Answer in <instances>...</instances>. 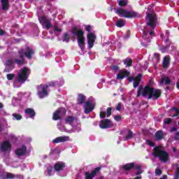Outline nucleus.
<instances>
[{
	"label": "nucleus",
	"instance_id": "nucleus-1",
	"mask_svg": "<svg viewBox=\"0 0 179 179\" xmlns=\"http://www.w3.org/2000/svg\"><path fill=\"white\" fill-rule=\"evenodd\" d=\"M18 57L15 59H8L6 61L4 65L6 66L4 72H10L13 69H15L14 64H16L18 66H22L26 64V58L27 59H32L33 55H34V51L30 47L27 46L25 49H20L17 51Z\"/></svg>",
	"mask_w": 179,
	"mask_h": 179
},
{
	"label": "nucleus",
	"instance_id": "nucleus-2",
	"mask_svg": "<svg viewBox=\"0 0 179 179\" xmlns=\"http://www.w3.org/2000/svg\"><path fill=\"white\" fill-rule=\"evenodd\" d=\"M141 94L143 97L148 99V100H150L151 99L157 100L162 96V90L153 88L150 85H146L144 88L143 86L139 85L136 97H139Z\"/></svg>",
	"mask_w": 179,
	"mask_h": 179
},
{
	"label": "nucleus",
	"instance_id": "nucleus-3",
	"mask_svg": "<svg viewBox=\"0 0 179 179\" xmlns=\"http://www.w3.org/2000/svg\"><path fill=\"white\" fill-rule=\"evenodd\" d=\"M71 33L72 34H73V36H78V47H80V48L81 49L82 51H84L85 47V33L83 32V31L82 29H78V27H74L73 28V29L71 30Z\"/></svg>",
	"mask_w": 179,
	"mask_h": 179
},
{
	"label": "nucleus",
	"instance_id": "nucleus-4",
	"mask_svg": "<svg viewBox=\"0 0 179 179\" xmlns=\"http://www.w3.org/2000/svg\"><path fill=\"white\" fill-rule=\"evenodd\" d=\"M154 157H159L161 162L167 163L169 162V153L167 152L160 149V147H155L153 149L152 153Z\"/></svg>",
	"mask_w": 179,
	"mask_h": 179
},
{
	"label": "nucleus",
	"instance_id": "nucleus-5",
	"mask_svg": "<svg viewBox=\"0 0 179 179\" xmlns=\"http://www.w3.org/2000/svg\"><path fill=\"white\" fill-rule=\"evenodd\" d=\"M31 73V70L27 66L20 69L17 76L19 83H24L29 79Z\"/></svg>",
	"mask_w": 179,
	"mask_h": 179
},
{
	"label": "nucleus",
	"instance_id": "nucleus-6",
	"mask_svg": "<svg viewBox=\"0 0 179 179\" xmlns=\"http://www.w3.org/2000/svg\"><path fill=\"white\" fill-rule=\"evenodd\" d=\"M117 15L120 17H125L126 19H134L138 17V13L134 10H128L123 8H118L116 10Z\"/></svg>",
	"mask_w": 179,
	"mask_h": 179
},
{
	"label": "nucleus",
	"instance_id": "nucleus-7",
	"mask_svg": "<svg viewBox=\"0 0 179 179\" xmlns=\"http://www.w3.org/2000/svg\"><path fill=\"white\" fill-rule=\"evenodd\" d=\"M145 20L147 22V26L151 27V29H155L157 24V16L156 14L148 13Z\"/></svg>",
	"mask_w": 179,
	"mask_h": 179
},
{
	"label": "nucleus",
	"instance_id": "nucleus-8",
	"mask_svg": "<svg viewBox=\"0 0 179 179\" xmlns=\"http://www.w3.org/2000/svg\"><path fill=\"white\" fill-rule=\"evenodd\" d=\"M37 89V94L39 97V99H44L45 97H47L48 96V86L39 85L36 87Z\"/></svg>",
	"mask_w": 179,
	"mask_h": 179
},
{
	"label": "nucleus",
	"instance_id": "nucleus-9",
	"mask_svg": "<svg viewBox=\"0 0 179 179\" xmlns=\"http://www.w3.org/2000/svg\"><path fill=\"white\" fill-rule=\"evenodd\" d=\"M99 127L101 129H108V128H113V122L110 120L103 119L100 121Z\"/></svg>",
	"mask_w": 179,
	"mask_h": 179
},
{
	"label": "nucleus",
	"instance_id": "nucleus-10",
	"mask_svg": "<svg viewBox=\"0 0 179 179\" xmlns=\"http://www.w3.org/2000/svg\"><path fill=\"white\" fill-rule=\"evenodd\" d=\"M94 103L90 101H87L84 104V113L85 114H90L93 110H94Z\"/></svg>",
	"mask_w": 179,
	"mask_h": 179
},
{
	"label": "nucleus",
	"instance_id": "nucleus-11",
	"mask_svg": "<svg viewBox=\"0 0 179 179\" xmlns=\"http://www.w3.org/2000/svg\"><path fill=\"white\" fill-rule=\"evenodd\" d=\"M61 113L63 114H66V110L63 108H60L55 111L52 116V120L54 121H58V120H62V117H61Z\"/></svg>",
	"mask_w": 179,
	"mask_h": 179
},
{
	"label": "nucleus",
	"instance_id": "nucleus-12",
	"mask_svg": "<svg viewBox=\"0 0 179 179\" xmlns=\"http://www.w3.org/2000/svg\"><path fill=\"white\" fill-rule=\"evenodd\" d=\"M101 170V167L98 166L95 168L92 173H90L89 171L85 173V179H93L97 175V173Z\"/></svg>",
	"mask_w": 179,
	"mask_h": 179
},
{
	"label": "nucleus",
	"instance_id": "nucleus-13",
	"mask_svg": "<svg viewBox=\"0 0 179 179\" xmlns=\"http://www.w3.org/2000/svg\"><path fill=\"white\" fill-rule=\"evenodd\" d=\"M87 41H88V48L92 49L94 45V43L96 41V36L93 33H90L87 36Z\"/></svg>",
	"mask_w": 179,
	"mask_h": 179
},
{
	"label": "nucleus",
	"instance_id": "nucleus-14",
	"mask_svg": "<svg viewBox=\"0 0 179 179\" xmlns=\"http://www.w3.org/2000/svg\"><path fill=\"white\" fill-rule=\"evenodd\" d=\"M129 82H132L134 80L133 86L134 89H136V87L139 86V84L141 83V80H142V74L141 73L138 74L136 78L129 77Z\"/></svg>",
	"mask_w": 179,
	"mask_h": 179
},
{
	"label": "nucleus",
	"instance_id": "nucleus-15",
	"mask_svg": "<svg viewBox=\"0 0 179 179\" xmlns=\"http://www.w3.org/2000/svg\"><path fill=\"white\" fill-rule=\"evenodd\" d=\"M39 22L41 24H45L47 30H50V29L52 27L51 22H50V20L47 19V17L44 15L39 19Z\"/></svg>",
	"mask_w": 179,
	"mask_h": 179
},
{
	"label": "nucleus",
	"instance_id": "nucleus-16",
	"mask_svg": "<svg viewBox=\"0 0 179 179\" xmlns=\"http://www.w3.org/2000/svg\"><path fill=\"white\" fill-rule=\"evenodd\" d=\"M11 148L10 142L6 141L1 143L0 149L1 152H8V150H10Z\"/></svg>",
	"mask_w": 179,
	"mask_h": 179
},
{
	"label": "nucleus",
	"instance_id": "nucleus-17",
	"mask_svg": "<svg viewBox=\"0 0 179 179\" xmlns=\"http://www.w3.org/2000/svg\"><path fill=\"white\" fill-rule=\"evenodd\" d=\"M69 141V136H59L52 140V143H61L62 142H68Z\"/></svg>",
	"mask_w": 179,
	"mask_h": 179
},
{
	"label": "nucleus",
	"instance_id": "nucleus-18",
	"mask_svg": "<svg viewBox=\"0 0 179 179\" xmlns=\"http://www.w3.org/2000/svg\"><path fill=\"white\" fill-rule=\"evenodd\" d=\"M64 169H65V163L64 162H57L54 165V170L57 173H59V171H62Z\"/></svg>",
	"mask_w": 179,
	"mask_h": 179
},
{
	"label": "nucleus",
	"instance_id": "nucleus-19",
	"mask_svg": "<svg viewBox=\"0 0 179 179\" xmlns=\"http://www.w3.org/2000/svg\"><path fill=\"white\" fill-rule=\"evenodd\" d=\"M136 165H135V163L131 162L127 163L122 166V169L124 170V171H129L130 170H134L135 169Z\"/></svg>",
	"mask_w": 179,
	"mask_h": 179
},
{
	"label": "nucleus",
	"instance_id": "nucleus-20",
	"mask_svg": "<svg viewBox=\"0 0 179 179\" xmlns=\"http://www.w3.org/2000/svg\"><path fill=\"white\" fill-rule=\"evenodd\" d=\"M129 75V72L127 70H121L120 73L117 75V79L119 80H122L124 78L128 76Z\"/></svg>",
	"mask_w": 179,
	"mask_h": 179
},
{
	"label": "nucleus",
	"instance_id": "nucleus-21",
	"mask_svg": "<svg viewBox=\"0 0 179 179\" xmlns=\"http://www.w3.org/2000/svg\"><path fill=\"white\" fill-rule=\"evenodd\" d=\"M24 113L27 115H29V118H32L33 120H34V117H36V111L34 110V109L31 108H27V109H25Z\"/></svg>",
	"mask_w": 179,
	"mask_h": 179
},
{
	"label": "nucleus",
	"instance_id": "nucleus-22",
	"mask_svg": "<svg viewBox=\"0 0 179 179\" xmlns=\"http://www.w3.org/2000/svg\"><path fill=\"white\" fill-rule=\"evenodd\" d=\"M26 150H27V147L22 145L21 148H18L15 150V154L17 156H24V155H26Z\"/></svg>",
	"mask_w": 179,
	"mask_h": 179
},
{
	"label": "nucleus",
	"instance_id": "nucleus-23",
	"mask_svg": "<svg viewBox=\"0 0 179 179\" xmlns=\"http://www.w3.org/2000/svg\"><path fill=\"white\" fill-rule=\"evenodd\" d=\"M164 138V133L162 130H158L156 131L155 134V138L157 142H159V141H162Z\"/></svg>",
	"mask_w": 179,
	"mask_h": 179
},
{
	"label": "nucleus",
	"instance_id": "nucleus-24",
	"mask_svg": "<svg viewBox=\"0 0 179 179\" xmlns=\"http://www.w3.org/2000/svg\"><path fill=\"white\" fill-rule=\"evenodd\" d=\"M1 9L4 12L9 10V0H1Z\"/></svg>",
	"mask_w": 179,
	"mask_h": 179
},
{
	"label": "nucleus",
	"instance_id": "nucleus-25",
	"mask_svg": "<svg viewBox=\"0 0 179 179\" xmlns=\"http://www.w3.org/2000/svg\"><path fill=\"white\" fill-rule=\"evenodd\" d=\"M86 101V96L82 94H78L77 104H83Z\"/></svg>",
	"mask_w": 179,
	"mask_h": 179
},
{
	"label": "nucleus",
	"instance_id": "nucleus-26",
	"mask_svg": "<svg viewBox=\"0 0 179 179\" xmlns=\"http://www.w3.org/2000/svg\"><path fill=\"white\" fill-rule=\"evenodd\" d=\"M122 62L124 65L126 66V67L129 68L132 66V59H131L130 57H127L126 59H123Z\"/></svg>",
	"mask_w": 179,
	"mask_h": 179
},
{
	"label": "nucleus",
	"instance_id": "nucleus-27",
	"mask_svg": "<svg viewBox=\"0 0 179 179\" xmlns=\"http://www.w3.org/2000/svg\"><path fill=\"white\" fill-rule=\"evenodd\" d=\"M169 65H170V58L165 57L164 58L162 66L163 68H169Z\"/></svg>",
	"mask_w": 179,
	"mask_h": 179
},
{
	"label": "nucleus",
	"instance_id": "nucleus-28",
	"mask_svg": "<svg viewBox=\"0 0 179 179\" xmlns=\"http://www.w3.org/2000/svg\"><path fill=\"white\" fill-rule=\"evenodd\" d=\"M71 40V36L68 34V32H65L63 34L62 41L64 43H69V41Z\"/></svg>",
	"mask_w": 179,
	"mask_h": 179
},
{
	"label": "nucleus",
	"instance_id": "nucleus-29",
	"mask_svg": "<svg viewBox=\"0 0 179 179\" xmlns=\"http://www.w3.org/2000/svg\"><path fill=\"white\" fill-rule=\"evenodd\" d=\"M116 26L117 27H124L125 26V21H124L122 19H119L116 22Z\"/></svg>",
	"mask_w": 179,
	"mask_h": 179
},
{
	"label": "nucleus",
	"instance_id": "nucleus-30",
	"mask_svg": "<svg viewBox=\"0 0 179 179\" xmlns=\"http://www.w3.org/2000/svg\"><path fill=\"white\" fill-rule=\"evenodd\" d=\"M57 85H58V81H50L48 83V84H45V86H48V87H54L55 86H57Z\"/></svg>",
	"mask_w": 179,
	"mask_h": 179
},
{
	"label": "nucleus",
	"instance_id": "nucleus-31",
	"mask_svg": "<svg viewBox=\"0 0 179 179\" xmlns=\"http://www.w3.org/2000/svg\"><path fill=\"white\" fill-rule=\"evenodd\" d=\"M75 121V117L74 116H67L65 119L66 124H72Z\"/></svg>",
	"mask_w": 179,
	"mask_h": 179
},
{
	"label": "nucleus",
	"instance_id": "nucleus-32",
	"mask_svg": "<svg viewBox=\"0 0 179 179\" xmlns=\"http://www.w3.org/2000/svg\"><path fill=\"white\" fill-rule=\"evenodd\" d=\"M165 82V85H170V83H171V80H170V78H169V77H163L162 78L161 80V83H164Z\"/></svg>",
	"mask_w": 179,
	"mask_h": 179
},
{
	"label": "nucleus",
	"instance_id": "nucleus-33",
	"mask_svg": "<svg viewBox=\"0 0 179 179\" xmlns=\"http://www.w3.org/2000/svg\"><path fill=\"white\" fill-rule=\"evenodd\" d=\"M132 138H134V132H132V130L129 129L128 130V134L125 136V140L128 141L129 139H132Z\"/></svg>",
	"mask_w": 179,
	"mask_h": 179
},
{
	"label": "nucleus",
	"instance_id": "nucleus-34",
	"mask_svg": "<svg viewBox=\"0 0 179 179\" xmlns=\"http://www.w3.org/2000/svg\"><path fill=\"white\" fill-rule=\"evenodd\" d=\"M136 170H137V172L136 173V176H141L142 174V166L141 165H136L135 168Z\"/></svg>",
	"mask_w": 179,
	"mask_h": 179
},
{
	"label": "nucleus",
	"instance_id": "nucleus-35",
	"mask_svg": "<svg viewBox=\"0 0 179 179\" xmlns=\"http://www.w3.org/2000/svg\"><path fill=\"white\" fill-rule=\"evenodd\" d=\"M15 177V174L12 173H7L4 176V179H14Z\"/></svg>",
	"mask_w": 179,
	"mask_h": 179
},
{
	"label": "nucleus",
	"instance_id": "nucleus-36",
	"mask_svg": "<svg viewBox=\"0 0 179 179\" xmlns=\"http://www.w3.org/2000/svg\"><path fill=\"white\" fill-rule=\"evenodd\" d=\"M127 5H128V1L127 0H120L119 1V6L124 7V6H127Z\"/></svg>",
	"mask_w": 179,
	"mask_h": 179
},
{
	"label": "nucleus",
	"instance_id": "nucleus-37",
	"mask_svg": "<svg viewBox=\"0 0 179 179\" xmlns=\"http://www.w3.org/2000/svg\"><path fill=\"white\" fill-rule=\"evenodd\" d=\"M173 122V119L171 118H164V124L165 125H170V124Z\"/></svg>",
	"mask_w": 179,
	"mask_h": 179
},
{
	"label": "nucleus",
	"instance_id": "nucleus-38",
	"mask_svg": "<svg viewBox=\"0 0 179 179\" xmlns=\"http://www.w3.org/2000/svg\"><path fill=\"white\" fill-rule=\"evenodd\" d=\"M110 69L113 72H117V71H120V66L118 65H113L110 66Z\"/></svg>",
	"mask_w": 179,
	"mask_h": 179
},
{
	"label": "nucleus",
	"instance_id": "nucleus-39",
	"mask_svg": "<svg viewBox=\"0 0 179 179\" xmlns=\"http://www.w3.org/2000/svg\"><path fill=\"white\" fill-rule=\"evenodd\" d=\"M13 117H14V118H15V120H17V121H20V120H22V115L17 113L13 114Z\"/></svg>",
	"mask_w": 179,
	"mask_h": 179
},
{
	"label": "nucleus",
	"instance_id": "nucleus-40",
	"mask_svg": "<svg viewBox=\"0 0 179 179\" xmlns=\"http://www.w3.org/2000/svg\"><path fill=\"white\" fill-rule=\"evenodd\" d=\"M111 111H113V108L108 107L106 109V117H110L111 115Z\"/></svg>",
	"mask_w": 179,
	"mask_h": 179
},
{
	"label": "nucleus",
	"instance_id": "nucleus-41",
	"mask_svg": "<svg viewBox=\"0 0 179 179\" xmlns=\"http://www.w3.org/2000/svg\"><path fill=\"white\" fill-rule=\"evenodd\" d=\"M52 170H54V167L52 166H48L47 168L48 176H51V173H52Z\"/></svg>",
	"mask_w": 179,
	"mask_h": 179
},
{
	"label": "nucleus",
	"instance_id": "nucleus-42",
	"mask_svg": "<svg viewBox=\"0 0 179 179\" xmlns=\"http://www.w3.org/2000/svg\"><path fill=\"white\" fill-rule=\"evenodd\" d=\"M6 76H7L8 80H13V78H15V74L9 73V74H7Z\"/></svg>",
	"mask_w": 179,
	"mask_h": 179
},
{
	"label": "nucleus",
	"instance_id": "nucleus-43",
	"mask_svg": "<svg viewBox=\"0 0 179 179\" xmlns=\"http://www.w3.org/2000/svg\"><path fill=\"white\" fill-rule=\"evenodd\" d=\"M172 110L173 111H176V113L175 114H173L172 115V117H178V115H179V109L177 108H173Z\"/></svg>",
	"mask_w": 179,
	"mask_h": 179
},
{
	"label": "nucleus",
	"instance_id": "nucleus-44",
	"mask_svg": "<svg viewBox=\"0 0 179 179\" xmlns=\"http://www.w3.org/2000/svg\"><path fill=\"white\" fill-rule=\"evenodd\" d=\"M146 143L147 145H148L149 146H151L152 148H154L155 146V143H153L152 141L149 139L146 140Z\"/></svg>",
	"mask_w": 179,
	"mask_h": 179
},
{
	"label": "nucleus",
	"instance_id": "nucleus-45",
	"mask_svg": "<svg viewBox=\"0 0 179 179\" xmlns=\"http://www.w3.org/2000/svg\"><path fill=\"white\" fill-rule=\"evenodd\" d=\"M100 118H104L106 117V112L105 111H101L99 113Z\"/></svg>",
	"mask_w": 179,
	"mask_h": 179
},
{
	"label": "nucleus",
	"instance_id": "nucleus-46",
	"mask_svg": "<svg viewBox=\"0 0 179 179\" xmlns=\"http://www.w3.org/2000/svg\"><path fill=\"white\" fill-rule=\"evenodd\" d=\"M155 174L156 176H162V170L157 169L155 170Z\"/></svg>",
	"mask_w": 179,
	"mask_h": 179
},
{
	"label": "nucleus",
	"instance_id": "nucleus-47",
	"mask_svg": "<svg viewBox=\"0 0 179 179\" xmlns=\"http://www.w3.org/2000/svg\"><path fill=\"white\" fill-rule=\"evenodd\" d=\"M85 30L86 31L90 33L92 31V27L90 25H87L85 27Z\"/></svg>",
	"mask_w": 179,
	"mask_h": 179
},
{
	"label": "nucleus",
	"instance_id": "nucleus-48",
	"mask_svg": "<svg viewBox=\"0 0 179 179\" xmlns=\"http://www.w3.org/2000/svg\"><path fill=\"white\" fill-rule=\"evenodd\" d=\"M115 121H121V115H115L114 116Z\"/></svg>",
	"mask_w": 179,
	"mask_h": 179
},
{
	"label": "nucleus",
	"instance_id": "nucleus-49",
	"mask_svg": "<svg viewBox=\"0 0 179 179\" xmlns=\"http://www.w3.org/2000/svg\"><path fill=\"white\" fill-rule=\"evenodd\" d=\"M122 107V105L121 104V103H118L116 107V110L117 111H120Z\"/></svg>",
	"mask_w": 179,
	"mask_h": 179
},
{
	"label": "nucleus",
	"instance_id": "nucleus-50",
	"mask_svg": "<svg viewBox=\"0 0 179 179\" xmlns=\"http://www.w3.org/2000/svg\"><path fill=\"white\" fill-rule=\"evenodd\" d=\"M155 57L156 58L157 61H159L160 59V54L159 53H155L154 54Z\"/></svg>",
	"mask_w": 179,
	"mask_h": 179
},
{
	"label": "nucleus",
	"instance_id": "nucleus-51",
	"mask_svg": "<svg viewBox=\"0 0 179 179\" xmlns=\"http://www.w3.org/2000/svg\"><path fill=\"white\" fill-rule=\"evenodd\" d=\"M174 139H175V141H179V131L176 133Z\"/></svg>",
	"mask_w": 179,
	"mask_h": 179
},
{
	"label": "nucleus",
	"instance_id": "nucleus-52",
	"mask_svg": "<svg viewBox=\"0 0 179 179\" xmlns=\"http://www.w3.org/2000/svg\"><path fill=\"white\" fill-rule=\"evenodd\" d=\"M54 31H58L59 33H61V31H62V29H59L58 27H57V26H55Z\"/></svg>",
	"mask_w": 179,
	"mask_h": 179
},
{
	"label": "nucleus",
	"instance_id": "nucleus-53",
	"mask_svg": "<svg viewBox=\"0 0 179 179\" xmlns=\"http://www.w3.org/2000/svg\"><path fill=\"white\" fill-rule=\"evenodd\" d=\"M165 36H166L167 38L170 36V31H169V30L166 31Z\"/></svg>",
	"mask_w": 179,
	"mask_h": 179
},
{
	"label": "nucleus",
	"instance_id": "nucleus-54",
	"mask_svg": "<svg viewBox=\"0 0 179 179\" xmlns=\"http://www.w3.org/2000/svg\"><path fill=\"white\" fill-rule=\"evenodd\" d=\"M150 36H153L155 37V30L150 31L149 32Z\"/></svg>",
	"mask_w": 179,
	"mask_h": 179
},
{
	"label": "nucleus",
	"instance_id": "nucleus-55",
	"mask_svg": "<svg viewBox=\"0 0 179 179\" xmlns=\"http://www.w3.org/2000/svg\"><path fill=\"white\" fill-rule=\"evenodd\" d=\"M177 131V128L173 127H172V128L171 129L170 132H174V131Z\"/></svg>",
	"mask_w": 179,
	"mask_h": 179
},
{
	"label": "nucleus",
	"instance_id": "nucleus-56",
	"mask_svg": "<svg viewBox=\"0 0 179 179\" xmlns=\"http://www.w3.org/2000/svg\"><path fill=\"white\" fill-rule=\"evenodd\" d=\"M3 30H2V29H1L0 30V36H2V35H3Z\"/></svg>",
	"mask_w": 179,
	"mask_h": 179
},
{
	"label": "nucleus",
	"instance_id": "nucleus-57",
	"mask_svg": "<svg viewBox=\"0 0 179 179\" xmlns=\"http://www.w3.org/2000/svg\"><path fill=\"white\" fill-rule=\"evenodd\" d=\"M173 151L176 153V152H177V148H176V147H173Z\"/></svg>",
	"mask_w": 179,
	"mask_h": 179
},
{
	"label": "nucleus",
	"instance_id": "nucleus-58",
	"mask_svg": "<svg viewBox=\"0 0 179 179\" xmlns=\"http://www.w3.org/2000/svg\"><path fill=\"white\" fill-rule=\"evenodd\" d=\"M134 179H142V176H137L134 178Z\"/></svg>",
	"mask_w": 179,
	"mask_h": 179
},
{
	"label": "nucleus",
	"instance_id": "nucleus-59",
	"mask_svg": "<svg viewBox=\"0 0 179 179\" xmlns=\"http://www.w3.org/2000/svg\"><path fill=\"white\" fill-rule=\"evenodd\" d=\"M0 108H3V104H2V103L0 102Z\"/></svg>",
	"mask_w": 179,
	"mask_h": 179
},
{
	"label": "nucleus",
	"instance_id": "nucleus-60",
	"mask_svg": "<svg viewBox=\"0 0 179 179\" xmlns=\"http://www.w3.org/2000/svg\"><path fill=\"white\" fill-rule=\"evenodd\" d=\"M143 34L144 36H147L146 31H145V30H143Z\"/></svg>",
	"mask_w": 179,
	"mask_h": 179
},
{
	"label": "nucleus",
	"instance_id": "nucleus-61",
	"mask_svg": "<svg viewBox=\"0 0 179 179\" xmlns=\"http://www.w3.org/2000/svg\"><path fill=\"white\" fill-rule=\"evenodd\" d=\"M176 87H178V89L179 90V81L178 82H177V83H176Z\"/></svg>",
	"mask_w": 179,
	"mask_h": 179
},
{
	"label": "nucleus",
	"instance_id": "nucleus-62",
	"mask_svg": "<svg viewBox=\"0 0 179 179\" xmlns=\"http://www.w3.org/2000/svg\"><path fill=\"white\" fill-rule=\"evenodd\" d=\"M170 89V87H166V90H169Z\"/></svg>",
	"mask_w": 179,
	"mask_h": 179
},
{
	"label": "nucleus",
	"instance_id": "nucleus-63",
	"mask_svg": "<svg viewBox=\"0 0 179 179\" xmlns=\"http://www.w3.org/2000/svg\"><path fill=\"white\" fill-rule=\"evenodd\" d=\"M0 128H1V125H0Z\"/></svg>",
	"mask_w": 179,
	"mask_h": 179
}]
</instances>
